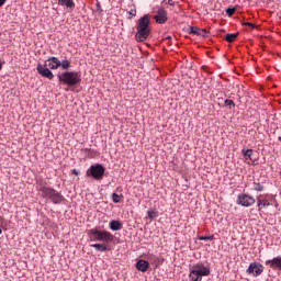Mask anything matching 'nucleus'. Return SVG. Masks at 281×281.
I'll return each instance as SVG.
<instances>
[{
  "mask_svg": "<svg viewBox=\"0 0 281 281\" xmlns=\"http://www.w3.org/2000/svg\"><path fill=\"white\" fill-rule=\"evenodd\" d=\"M8 0H0V8Z\"/></svg>",
  "mask_w": 281,
  "mask_h": 281,
  "instance_id": "7c9ffc66",
  "label": "nucleus"
},
{
  "mask_svg": "<svg viewBox=\"0 0 281 281\" xmlns=\"http://www.w3.org/2000/svg\"><path fill=\"white\" fill-rule=\"evenodd\" d=\"M198 240H214V235H211V236H199Z\"/></svg>",
  "mask_w": 281,
  "mask_h": 281,
  "instance_id": "393cba45",
  "label": "nucleus"
},
{
  "mask_svg": "<svg viewBox=\"0 0 281 281\" xmlns=\"http://www.w3.org/2000/svg\"><path fill=\"white\" fill-rule=\"evenodd\" d=\"M38 194L42 196V199H48L54 203L55 205H58L65 201V196L60 194V192L56 191L54 188L40 186L36 188Z\"/></svg>",
  "mask_w": 281,
  "mask_h": 281,
  "instance_id": "7ed1b4c3",
  "label": "nucleus"
},
{
  "mask_svg": "<svg viewBox=\"0 0 281 281\" xmlns=\"http://www.w3.org/2000/svg\"><path fill=\"white\" fill-rule=\"evenodd\" d=\"M243 25H247L248 27H251L252 30L256 29V24L250 22H244Z\"/></svg>",
  "mask_w": 281,
  "mask_h": 281,
  "instance_id": "cd10ccee",
  "label": "nucleus"
},
{
  "mask_svg": "<svg viewBox=\"0 0 281 281\" xmlns=\"http://www.w3.org/2000/svg\"><path fill=\"white\" fill-rule=\"evenodd\" d=\"M265 271V266L260 262H251L246 270V273L249 276H254V278H258V276H262V272Z\"/></svg>",
  "mask_w": 281,
  "mask_h": 281,
  "instance_id": "0eeeda50",
  "label": "nucleus"
},
{
  "mask_svg": "<svg viewBox=\"0 0 281 281\" xmlns=\"http://www.w3.org/2000/svg\"><path fill=\"white\" fill-rule=\"evenodd\" d=\"M136 30L135 38L138 43H144L150 36V19L147 14L138 20Z\"/></svg>",
  "mask_w": 281,
  "mask_h": 281,
  "instance_id": "f03ea898",
  "label": "nucleus"
},
{
  "mask_svg": "<svg viewBox=\"0 0 281 281\" xmlns=\"http://www.w3.org/2000/svg\"><path fill=\"white\" fill-rule=\"evenodd\" d=\"M86 150H88V153H91V149H86Z\"/></svg>",
  "mask_w": 281,
  "mask_h": 281,
  "instance_id": "f704fd0d",
  "label": "nucleus"
},
{
  "mask_svg": "<svg viewBox=\"0 0 281 281\" xmlns=\"http://www.w3.org/2000/svg\"><path fill=\"white\" fill-rule=\"evenodd\" d=\"M237 203L243 207H251L256 203V199L249 194L241 193L237 196Z\"/></svg>",
  "mask_w": 281,
  "mask_h": 281,
  "instance_id": "6e6552de",
  "label": "nucleus"
},
{
  "mask_svg": "<svg viewBox=\"0 0 281 281\" xmlns=\"http://www.w3.org/2000/svg\"><path fill=\"white\" fill-rule=\"evenodd\" d=\"M104 166L100 164H94L90 166V168L87 170L86 175L87 177H92V179H95V181H102L104 179V172H105Z\"/></svg>",
  "mask_w": 281,
  "mask_h": 281,
  "instance_id": "423d86ee",
  "label": "nucleus"
},
{
  "mask_svg": "<svg viewBox=\"0 0 281 281\" xmlns=\"http://www.w3.org/2000/svg\"><path fill=\"white\" fill-rule=\"evenodd\" d=\"M269 205H271V203H269V200L262 199V195L257 198V207L259 212L262 211V207H269Z\"/></svg>",
  "mask_w": 281,
  "mask_h": 281,
  "instance_id": "dca6fc26",
  "label": "nucleus"
},
{
  "mask_svg": "<svg viewBox=\"0 0 281 281\" xmlns=\"http://www.w3.org/2000/svg\"><path fill=\"white\" fill-rule=\"evenodd\" d=\"M207 276H210V267L203 262H198L189 267V280L191 281H202Z\"/></svg>",
  "mask_w": 281,
  "mask_h": 281,
  "instance_id": "20e7f679",
  "label": "nucleus"
},
{
  "mask_svg": "<svg viewBox=\"0 0 281 281\" xmlns=\"http://www.w3.org/2000/svg\"><path fill=\"white\" fill-rule=\"evenodd\" d=\"M266 265H268L273 271H281V256L267 260Z\"/></svg>",
  "mask_w": 281,
  "mask_h": 281,
  "instance_id": "9d476101",
  "label": "nucleus"
},
{
  "mask_svg": "<svg viewBox=\"0 0 281 281\" xmlns=\"http://www.w3.org/2000/svg\"><path fill=\"white\" fill-rule=\"evenodd\" d=\"M72 175L78 176V171L76 169L72 170Z\"/></svg>",
  "mask_w": 281,
  "mask_h": 281,
  "instance_id": "473e14b6",
  "label": "nucleus"
},
{
  "mask_svg": "<svg viewBox=\"0 0 281 281\" xmlns=\"http://www.w3.org/2000/svg\"><path fill=\"white\" fill-rule=\"evenodd\" d=\"M88 236L92 243H103V244H92L90 247L97 249V251H109L106 246L109 243L115 240V236L109 231H99L98 228H92L88 232Z\"/></svg>",
  "mask_w": 281,
  "mask_h": 281,
  "instance_id": "f257e3e1",
  "label": "nucleus"
},
{
  "mask_svg": "<svg viewBox=\"0 0 281 281\" xmlns=\"http://www.w3.org/2000/svg\"><path fill=\"white\" fill-rule=\"evenodd\" d=\"M280 19H281V15H280Z\"/></svg>",
  "mask_w": 281,
  "mask_h": 281,
  "instance_id": "e433bc0d",
  "label": "nucleus"
},
{
  "mask_svg": "<svg viewBox=\"0 0 281 281\" xmlns=\"http://www.w3.org/2000/svg\"><path fill=\"white\" fill-rule=\"evenodd\" d=\"M0 234H2V231H1V228H0Z\"/></svg>",
  "mask_w": 281,
  "mask_h": 281,
  "instance_id": "c9c22d12",
  "label": "nucleus"
},
{
  "mask_svg": "<svg viewBox=\"0 0 281 281\" xmlns=\"http://www.w3.org/2000/svg\"><path fill=\"white\" fill-rule=\"evenodd\" d=\"M171 40H172V37L170 35L165 37V41H171Z\"/></svg>",
  "mask_w": 281,
  "mask_h": 281,
  "instance_id": "2f4dec72",
  "label": "nucleus"
},
{
  "mask_svg": "<svg viewBox=\"0 0 281 281\" xmlns=\"http://www.w3.org/2000/svg\"><path fill=\"white\" fill-rule=\"evenodd\" d=\"M59 67H61V69H64L65 71H67V69L71 68V61L64 59V60H59Z\"/></svg>",
  "mask_w": 281,
  "mask_h": 281,
  "instance_id": "6ab92c4d",
  "label": "nucleus"
},
{
  "mask_svg": "<svg viewBox=\"0 0 281 281\" xmlns=\"http://www.w3.org/2000/svg\"><path fill=\"white\" fill-rule=\"evenodd\" d=\"M241 154L244 156L245 161L249 166H256V160L254 159V149H243Z\"/></svg>",
  "mask_w": 281,
  "mask_h": 281,
  "instance_id": "f8f14e48",
  "label": "nucleus"
},
{
  "mask_svg": "<svg viewBox=\"0 0 281 281\" xmlns=\"http://www.w3.org/2000/svg\"><path fill=\"white\" fill-rule=\"evenodd\" d=\"M44 65L48 69H58L60 67V59H58L57 57H50L45 61Z\"/></svg>",
  "mask_w": 281,
  "mask_h": 281,
  "instance_id": "ddd939ff",
  "label": "nucleus"
},
{
  "mask_svg": "<svg viewBox=\"0 0 281 281\" xmlns=\"http://www.w3.org/2000/svg\"><path fill=\"white\" fill-rule=\"evenodd\" d=\"M37 74H40V76H42V78H47L48 80H54V72H52V70H49V68L47 66H45V64H37Z\"/></svg>",
  "mask_w": 281,
  "mask_h": 281,
  "instance_id": "1a4fd4ad",
  "label": "nucleus"
},
{
  "mask_svg": "<svg viewBox=\"0 0 281 281\" xmlns=\"http://www.w3.org/2000/svg\"><path fill=\"white\" fill-rule=\"evenodd\" d=\"M150 267V263H148V261L140 259L136 262V269L138 271H142L143 273H146V271H148Z\"/></svg>",
  "mask_w": 281,
  "mask_h": 281,
  "instance_id": "4468645a",
  "label": "nucleus"
},
{
  "mask_svg": "<svg viewBox=\"0 0 281 281\" xmlns=\"http://www.w3.org/2000/svg\"><path fill=\"white\" fill-rule=\"evenodd\" d=\"M58 5H65L66 8L74 9L76 8V3L74 0H59Z\"/></svg>",
  "mask_w": 281,
  "mask_h": 281,
  "instance_id": "a211bd4d",
  "label": "nucleus"
},
{
  "mask_svg": "<svg viewBox=\"0 0 281 281\" xmlns=\"http://www.w3.org/2000/svg\"><path fill=\"white\" fill-rule=\"evenodd\" d=\"M235 12H236V8H228V9H226L227 16H234Z\"/></svg>",
  "mask_w": 281,
  "mask_h": 281,
  "instance_id": "a878e982",
  "label": "nucleus"
},
{
  "mask_svg": "<svg viewBox=\"0 0 281 281\" xmlns=\"http://www.w3.org/2000/svg\"><path fill=\"white\" fill-rule=\"evenodd\" d=\"M121 199H122V195H119L117 193L112 194L113 203H120Z\"/></svg>",
  "mask_w": 281,
  "mask_h": 281,
  "instance_id": "b1692460",
  "label": "nucleus"
},
{
  "mask_svg": "<svg viewBox=\"0 0 281 281\" xmlns=\"http://www.w3.org/2000/svg\"><path fill=\"white\" fill-rule=\"evenodd\" d=\"M109 227H110V229H112V232H120V229H122L124 227V225L122 224V222H120L117 220H112L109 223Z\"/></svg>",
  "mask_w": 281,
  "mask_h": 281,
  "instance_id": "f3484780",
  "label": "nucleus"
},
{
  "mask_svg": "<svg viewBox=\"0 0 281 281\" xmlns=\"http://www.w3.org/2000/svg\"><path fill=\"white\" fill-rule=\"evenodd\" d=\"M162 3H167L168 5H175L173 0H164Z\"/></svg>",
  "mask_w": 281,
  "mask_h": 281,
  "instance_id": "c85d7f7f",
  "label": "nucleus"
},
{
  "mask_svg": "<svg viewBox=\"0 0 281 281\" xmlns=\"http://www.w3.org/2000/svg\"><path fill=\"white\" fill-rule=\"evenodd\" d=\"M226 41L227 43H234V41H236V38H238V33H228L226 34Z\"/></svg>",
  "mask_w": 281,
  "mask_h": 281,
  "instance_id": "aec40b11",
  "label": "nucleus"
},
{
  "mask_svg": "<svg viewBox=\"0 0 281 281\" xmlns=\"http://www.w3.org/2000/svg\"><path fill=\"white\" fill-rule=\"evenodd\" d=\"M57 78L61 85H67L68 87H76L82 82V74L78 71H65L57 75Z\"/></svg>",
  "mask_w": 281,
  "mask_h": 281,
  "instance_id": "39448f33",
  "label": "nucleus"
},
{
  "mask_svg": "<svg viewBox=\"0 0 281 281\" xmlns=\"http://www.w3.org/2000/svg\"><path fill=\"white\" fill-rule=\"evenodd\" d=\"M1 69H3V64H1V61H0V71H1Z\"/></svg>",
  "mask_w": 281,
  "mask_h": 281,
  "instance_id": "72a5a7b5",
  "label": "nucleus"
},
{
  "mask_svg": "<svg viewBox=\"0 0 281 281\" xmlns=\"http://www.w3.org/2000/svg\"><path fill=\"white\" fill-rule=\"evenodd\" d=\"M224 104H225V106H229V109H232V106L233 108L236 106V104L234 103V100H232V99H226L224 101Z\"/></svg>",
  "mask_w": 281,
  "mask_h": 281,
  "instance_id": "5701e85b",
  "label": "nucleus"
},
{
  "mask_svg": "<svg viewBox=\"0 0 281 281\" xmlns=\"http://www.w3.org/2000/svg\"><path fill=\"white\" fill-rule=\"evenodd\" d=\"M148 260H149V262H157V260H159V258H157V256H155V255H148Z\"/></svg>",
  "mask_w": 281,
  "mask_h": 281,
  "instance_id": "bb28decb",
  "label": "nucleus"
},
{
  "mask_svg": "<svg viewBox=\"0 0 281 281\" xmlns=\"http://www.w3.org/2000/svg\"><path fill=\"white\" fill-rule=\"evenodd\" d=\"M252 189L256 192H262V190H265V187L262 184H260L259 182H254L252 183Z\"/></svg>",
  "mask_w": 281,
  "mask_h": 281,
  "instance_id": "412c9836",
  "label": "nucleus"
},
{
  "mask_svg": "<svg viewBox=\"0 0 281 281\" xmlns=\"http://www.w3.org/2000/svg\"><path fill=\"white\" fill-rule=\"evenodd\" d=\"M189 34H194L195 36H202L203 38H205V36H207V31L199 29L196 26H191Z\"/></svg>",
  "mask_w": 281,
  "mask_h": 281,
  "instance_id": "2eb2a0df",
  "label": "nucleus"
},
{
  "mask_svg": "<svg viewBox=\"0 0 281 281\" xmlns=\"http://www.w3.org/2000/svg\"><path fill=\"white\" fill-rule=\"evenodd\" d=\"M128 14H131L132 16H136V14H137V10H131V11H128Z\"/></svg>",
  "mask_w": 281,
  "mask_h": 281,
  "instance_id": "c756f323",
  "label": "nucleus"
},
{
  "mask_svg": "<svg viewBox=\"0 0 281 281\" xmlns=\"http://www.w3.org/2000/svg\"><path fill=\"white\" fill-rule=\"evenodd\" d=\"M154 19L156 23H159L160 25L166 23V21H168V11H166L165 9H159Z\"/></svg>",
  "mask_w": 281,
  "mask_h": 281,
  "instance_id": "9b49d317",
  "label": "nucleus"
},
{
  "mask_svg": "<svg viewBox=\"0 0 281 281\" xmlns=\"http://www.w3.org/2000/svg\"><path fill=\"white\" fill-rule=\"evenodd\" d=\"M147 216H148V218H150V221L157 218V216H158L157 211H148Z\"/></svg>",
  "mask_w": 281,
  "mask_h": 281,
  "instance_id": "4be33fe9",
  "label": "nucleus"
}]
</instances>
